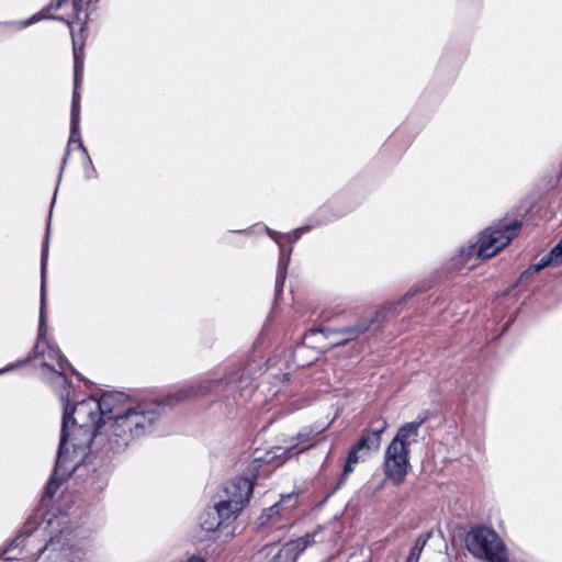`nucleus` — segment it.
I'll return each instance as SVG.
<instances>
[{"label":"nucleus","mask_w":562,"mask_h":562,"mask_svg":"<svg viewBox=\"0 0 562 562\" xmlns=\"http://www.w3.org/2000/svg\"><path fill=\"white\" fill-rule=\"evenodd\" d=\"M7 370H8V369H3V370H0V372H4V371H7Z\"/></svg>","instance_id":"30"},{"label":"nucleus","mask_w":562,"mask_h":562,"mask_svg":"<svg viewBox=\"0 0 562 562\" xmlns=\"http://www.w3.org/2000/svg\"><path fill=\"white\" fill-rule=\"evenodd\" d=\"M232 383V380H223V379H209L205 378L201 381H199L195 385H189L184 386L177 392L170 394L166 398L167 405H176L183 401L205 396L207 394H211L213 392L223 390L227 386H229Z\"/></svg>","instance_id":"8"},{"label":"nucleus","mask_w":562,"mask_h":562,"mask_svg":"<svg viewBox=\"0 0 562 562\" xmlns=\"http://www.w3.org/2000/svg\"><path fill=\"white\" fill-rule=\"evenodd\" d=\"M288 262V259L284 257V255L280 256L279 267L282 269L283 266H285Z\"/></svg>","instance_id":"26"},{"label":"nucleus","mask_w":562,"mask_h":562,"mask_svg":"<svg viewBox=\"0 0 562 562\" xmlns=\"http://www.w3.org/2000/svg\"><path fill=\"white\" fill-rule=\"evenodd\" d=\"M83 72V58H82V48L77 47L76 42L74 41V93H72V102H71V120H70V137L68 143V149L72 144H77L78 147L87 153L86 147L83 146L80 137V93H79V85L82 78ZM69 150H67V154Z\"/></svg>","instance_id":"7"},{"label":"nucleus","mask_w":562,"mask_h":562,"mask_svg":"<svg viewBox=\"0 0 562 562\" xmlns=\"http://www.w3.org/2000/svg\"><path fill=\"white\" fill-rule=\"evenodd\" d=\"M429 538H430V533L420 535L416 539L414 546L412 547L409 554L405 562H418L420 554H422L427 541L429 540Z\"/></svg>","instance_id":"22"},{"label":"nucleus","mask_w":562,"mask_h":562,"mask_svg":"<svg viewBox=\"0 0 562 562\" xmlns=\"http://www.w3.org/2000/svg\"><path fill=\"white\" fill-rule=\"evenodd\" d=\"M254 491V480L244 476H237L228 481L217 502L218 509L226 518L235 519L249 502Z\"/></svg>","instance_id":"4"},{"label":"nucleus","mask_w":562,"mask_h":562,"mask_svg":"<svg viewBox=\"0 0 562 562\" xmlns=\"http://www.w3.org/2000/svg\"><path fill=\"white\" fill-rule=\"evenodd\" d=\"M387 422L379 417L372 420L371 426L366 428L359 441L350 450L346 464L344 467V475H348L353 471V467L364 461L371 452L378 451L381 446V435L386 430Z\"/></svg>","instance_id":"5"},{"label":"nucleus","mask_w":562,"mask_h":562,"mask_svg":"<svg viewBox=\"0 0 562 562\" xmlns=\"http://www.w3.org/2000/svg\"><path fill=\"white\" fill-rule=\"evenodd\" d=\"M47 255H48V236H46V240L43 246L42 258H41V306H40V329H38L40 337L44 334V327H45Z\"/></svg>","instance_id":"18"},{"label":"nucleus","mask_w":562,"mask_h":562,"mask_svg":"<svg viewBox=\"0 0 562 562\" xmlns=\"http://www.w3.org/2000/svg\"><path fill=\"white\" fill-rule=\"evenodd\" d=\"M125 400L122 393H106L97 400L100 405V413L103 417V424L116 418L119 414H124L126 411L121 412L119 405Z\"/></svg>","instance_id":"16"},{"label":"nucleus","mask_w":562,"mask_h":562,"mask_svg":"<svg viewBox=\"0 0 562 562\" xmlns=\"http://www.w3.org/2000/svg\"><path fill=\"white\" fill-rule=\"evenodd\" d=\"M161 412L159 403L137 404L124 414H119L115 419L102 424V429H99L72 426L68 405H65L55 474L60 470L74 471L77 462L72 460V454H83L91 443L103 453L123 452L134 439L156 428Z\"/></svg>","instance_id":"1"},{"label":"nucleus","mask_w":562,"mask_h":562,"mask_svg":"<svg viewBox=\"0 0 562 562\" xmlns=\"http://www.w3.org/2000/svg\"><path fill=\"white\" fill-rule=\"evenodd\" d=\"M27 537V532H20L0 553L3 560L13 561L22 559Z\"/></svg>","instance_id":"20"},{"label":"nucleus","mask_w":562,"mask_h":562,"mask_svg":"<svg viewBox=\"0 0 562 562\" xmlns=\"http://www.w3.org/2000/svg\"><path fill=\"white\" fill-rule=\"evenodd\" d=\"M401 302L398 303H387L384 306H382L380 310L374 312V317L366 318L360 321L355 326L344 327L337 330H331L330 334L341 335L342 338L337 340V345L345 344L349 340H352L360 336L361 334L366 333L371 325L374 323H380L385 319L386 313H393L395 314L397 312V307Z\"/></svg>","instance_id":"13"},{"label":"nucleus","mask_w":562,"mask_h":562,"mask_svg":"<svg viewBox=\"0 0 562 562\" xmlns=\"http://www.w3.org/2000/svg\"><path fill=\"white\" fill-rule=\"evenodd\" d=\"M549 266H555L554 260L551 259L550 254L542 257L540 259V261L538 263L531 266L528 271L529 272H539L540 270H542L543 268L549 267Z\"/></svg>","instance_id":"23"},{"label":"nucleus","mask_w":562,"mask_h":562,"mask_svg":"<svg viewBox=\"0 0 562 562\" xmlns=\"http://www.w3.org/2000/svg\"><path fill=\"white\" fill-rule=\"evenodd\" d=\"M305 231H306L305 228L296 229V231L294 232V234H295V238H299V236H300L303 232H305Z\"/></svg>","instance_id":"27"},{"label":"nucleus","mask_w":562,"mask_h":562,"mask_svg":"<svg viewBox=\"0 0 562 562\" xmlns=\"http://www.w3.org/2000/svg\"><path fill=\"white\" fill-rule=\"evenodd\" d=\"M68 413L72 426L102 429L100 405L93 397L77 403L71 409L68 408Z\"/></svg>","instance_id":"10"},{"label":"nucleus","mask_w":562,"mask_h":562,"mask_svg":"<svg viewBox=\"0 0 562 562\" xmlns=\"http://www.w3.org/2000/svg\"><path fill=\"white\" fill-rule=\"evenodd\" d=\"M468 550L476 558L490 562H506L505 546L497 533L487 527L472 528L465 536Z\"/></svg>","instance_id":"3"},{"label":"nucleus","mask_w":562,"mask_h":562,"mask_svg":"<svg viewBox=\"0 0 562 562\" xmlns=\"http://www.w3.org/2000/svg\"><path fill=\"white\" fill-rule=\"evenodd\" d=\"M554 260L555 267L562 265V245L558 243L549 252Z\"/></svg>","instance_id":"24"},{"label":"nucleus","mask_w":562,"mask_h":562,"mask_svg":"<svg viewBox=\"0 0 562 562\" xmlns=\"http://www.w3.org/2000/svg\"><path fill=\"white\" fill-rule=\"evenodd\" d=\"M308 447H310V446H306V447H304V448H301L299 452H302V451L306 450Z\"/></svg>","instance_id":"29"},{"label":"nucleus","mask_w":562,"mask_h":562,"mask_svg":"<svg viewBox=\"0 0 562 562\" xmlns=\"http://www.w3.org/2000/svg\"><path fill=\"white\" fill-rule=\"evenodd\" d=\"M312 438V430H304L297 434V436L294 438L295 442L291 443L290 446L276 447L272 450L266 451L265 453L260 450H256L252 461V469L258 471L261 464H270L277 462L278 459H280L282 456H286L301 443L307 442Z\"/></svg>","instance_id":"14"},{"label":"nucleus","mask_w":562,"mask_h":562,"mask_svg":"<svg viewBox=\"0 0 562 562\" xmlns=\"http://www.w3.org/2000/svg\"><path fill=\"white\" fill-rule=\"evenodd\" d=\"M408 450L401 449L396 445H389L384 453V474L394 485H400L407 475L409 461Z\"/></svg>","instance_id":"9"},{"label":"nucleus","mask_w":562,"mask_h":562,"mask_svg":"<svg viewBox=\"0 0 562 562\" xmlns=\"http://www.w3.org/2000/svg\"><path fill=\"white\" fill-rule=\"evenodd\" d=\"M317 533L318 531L306 533L296 540L286 542L282 548H277L276 546L266 547V555H271L268 562H295L299 554L315 542Z\"/></svg>","instance_id":"12"},{"label":"nucleus","mask_w":562,"mask_h":562,"mask_svg":"<svg viewBox=\"0 0 562 562\" xmlns=\"http://www.w3.org/2000/svg\"><path fill=\"white\" fill-rule=\"evenodd\" d=\"M68 395H69V393H68V392L66 393V395H64V394L61 393V394H60V398H61L63 401H65V397H68Z\"/></svg>","instance_id":"28"},{"label":"nucleus","mask_w":562,"mask_h":562,"mask_svg":"<svg viewBox=\"0 0 562 562\" xmlns=\"http://www.w3.org/2000/svg\"><path fill=\"white\" fill-rule=\"evenodd\" d=\"M521 224L518 221L512 224H502L496 228H488L481 234L475 245H471L461 255L467 258L475 256L477 259H488L506 247L516 236Z\"/></svg>","instance_id":"2"},{"label":"nucleus","mask_w":562,"mask_h":562,"mask_svg":"<svg viewBox=\"0 0 562 562\" xmlns=\"http://www.w3.org/2000/svg\"><path fill=\"white\" fill-rule=\"evenodd\" d=\"M57 487L58 483L56 482L55 477L50 479L46 486V494H54Z\"/></svg>","instance_id":"25"},{"label":"nucleus","mask_w":562,"mask_h":562,"mask_svg":"<svg viewBox=\"0 0 562 562\" xmlns=\"http://www.w3.org/2000/svg\"><path fill=\"white\" fill-rule=\"evenodd\" d=\"M74 555V547L65 542L61 537L52 538L41 551V558H47L52 562H72Z\"/></svg>","instance_id":"15"},{"label":"nucleus","mask_w":562,"mask_h":562,"mask_svg":"<svg viewBox=\"0 0 562 562\" xmlns=\"http://www.w3.org/2000/svg\"><path fill=\"white\" fill-rule=\"evenodd\" d=\"M423 420L419 422H411L404 424L398 430L396 436L390 442V445H396V447L401 449H405L409 451V446L413 442L417 441V437L419 434V427L422 426Z\"/></svg>","instance_id":"17"},{"label":"nucleus","mask_w":562,"mask_h":562,"mask_svg":"<svg viewBox=\"0 0 562 562\" xmlns=\"http://www.w3.org/2000/svg\"><path fill=\"white\" fill-rule=\"evenodd\" d=\"M48 357L50 358H56L58 360V369L59 371L57 370H54L55 373L57 374V380H58V383L63 386H68V381L64 374V369L65 367H69V363L68 361L66 360V358L60 353L59 350H56V349H53L50 348L49 351H48Z\"/></svg>","instance_id":"21"},{"label":"nucleus","mask_w":562,"mask_h":562,"mask_svg":"<svg viewBox=\"0 0 562 562\" xmlns=\"http://www.w3.org/2000/svg\"><path fill=\"white\" fill-rule=\"evenodd\" d=\"M220 513L218 504L206 508L200 516V527L205 531H215L223 522L231 520Z\"/></svg>","instance_id":"19"},{"label":"nucleus","mask_w":562,"mask_h":562,"mask_svg":"<svg viewBox=\"0 0 562 562\" xmlns=\"http://www.w3.org/2000/svg\"><path fill=\"white\" fill-rule=\"evenodd\" d=\"M296 496L289 494L283 496L280 502L266 509L258 518L261 527L282 528L290 521L291 514L296 507Z\"/></svg>","instance_id":"11"},{"label":"nucleus","mask_w":562,"mask_h":562,"mask_svg":"<svg viewBox=\"0 0 562 562\" xmlns=\"http://www.w3.org/2000/svg\"><path fill=\"white\" fill-rule=\"evenodd\" d=\"M52 18L65 21L71 29L74 34L75 23H85L81 19V0H53L40 13L34 14L31 19L22 22V26H29L42 19Z\"/></svg>","instance_id":"6"}]
</instances>
